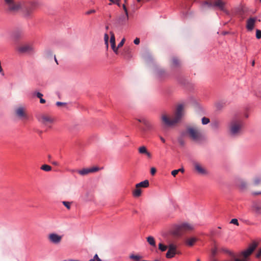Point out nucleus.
<instances>
[{
  "mask_svg": "<svg viewBox=\"0 0 261 261\" xmlns=\"http://www.w3.org/2000/svg\"><path fill=\"white\" fill-rule=\"evenodd\" d=\"M181 135L187 136L191 140L196 143H200L205 140L200 128L194 124L187 125L185 129L182 132Z\"/></svg>",
  "mask_w": 261,
  "mask_h": 261,
  "instance_id": "nucleus-1",
  "label": "nucleus"
},
{
  "mask_svg": "<svg viewBox=\"0 0 261 261\" xmlns=\"http://www.w3.org/2000/svg\"><path fill=\"white\" fill-rule=\"evenodd\" d=\"M184 115V106L179 105L177 106L174 117H168L166 115L162 116V122L167 126H172L178 123Z\"/></svg>",
  "mask_w": 261,
  "mask_h": 261,
  "instance_id": "nucleus-2",
  "label": "nucleus"
},
{
  "mask_svg": "<svg viewBox=\"0 0 261 261\" xmlns=\"http://www.w3.org/2000/svg\"><path fill=\"white\" fill-rule=\"evenodd\" d=\"M243 121L240 118H234L231 120L228 126V132L231 137H237L243 133Z\"/></svg>",
  "mask_w": 261,
  "mask_h": 261,
  "instance_id": "nucleus-3",
  "label": "nucleus"
},
{
  "mask_svg": "<svg viewBox=\"0 0 261 261\" xmlns=\"http://www.w3.org/2000/svg\"><path fill=\"white\" fill-rule=\"evenodd\" d=\"M195 226L189 223H183L176 226L171 231V234L176 237L181 236L185 233L192 231L194 229Z\"/></svg>",
  "mask_w": 261,
  "mask_h": 261,
  "instance_id": "nucleus-4",
  "label": "nucleus"
},
{
  "mask_svg": "<svg viewBox=\"0 0 261 261\" xmlns=\"http://www.w3.org/2000/svg\"><path fill=\"white\" fill-rule=\"evenodd\" d=\"M37 6V3L33 0L22 1V12L24 16L30 18Z\"/></svg>",
  "mask_w": 261,
  "mask_h": 261,
  "instance_id": "nucleus-5",
  "label": "nucleus"
},
{
  "mask_svg": "<svg viewBox=\"0 0 261 261\" xmlns=\"http://www.w3.org/2000/svg\"><path fill=\"white\" fill-rule=\"evenodd\" d=\"M257 246V243L256 242H253L249 246L247 249L241 253V256L243 257L242 259L236 258L233 261H247V258L252 254Z\"/></svg>",
  "mask_w": 261,
  "mask_h": 261,
  "instance_id": "nucleus-6",
  "label": "nucleus"
},
{
  "mask_svg": "<svg viewBox=\"0 0 261 261\" xmlns=\"http://www.w3.org/2000/svg\"><path fill=\"white\" fill-rule=\"evenodd\" d=\"M39 121L46 126H50V124L54 122V119L49 115L47 114H41L38 117Z\"/></svg>",
  "mask_w": 261,
  "mask_h": 261,
  "instance_id": "nucleus-7",
  "label": "nucleus"
},
{
  "mask_svg": "<svg viewBox=\"0 0 261 261\" xmlns=\"http://www.w3.org/2000/svg\"><path fill=\"white\" fill-rule=\"evenodd\" d=\"M176 254H179L177 250V246L173 243H170L168 245V250L166 254V257L167 258H171Z\"/></svg>",
  "mask_w": 261,
  "mask_h": 261,
  "instance_id": "nucleus-8",
  "label": "nucleus"
},
{
  "mask_svg": "<svg viewBox=\"0 0 261 261\" xmlns=\"http://www.w3.org/2000/svg\"><path fill=\"white\" fill-rule=\"evenodd\" d=\"M48 241L55 244H58L61 242L62 237L55 233H51L47 237Z\"/></svg>",
  "mask_w": 261,
  "mask_h": 261,
  "instance_id": "nucleus-9",
  "label": "nucleus"
},
{
  "mask_svg": "<svg viewBox=\"0 0 261 261\" xmlns=\"http://www.w3.org/2000/svg\"><path fill=\"white\" fill-rule=\"evenodd\" d=\"M193 166L195 170L198 174L207 175L208 173L207 170L200 163L197 162H194L193 163Z\"/></svg>",
  "mask_w": 261,
  "mask_h": 261,
  "instance_id": "nucleus-10",
  "label": "nucleus"
},
{
  "mask_svg": "<svg viewBox=\"0 0 261 261\" xmlns=\"http://www.w3.org/2000/svg\"><path fill=\"white\" fill-rule=\"evenodd\" d=\"M17 50L20 53H30L34 50L32 45L30 44H24L19 46L17 47Z\"/></svg>",
  "mask_w": 261,
  "mask_h": 261,
  "instance_id": "nucleus-11",
  "label": "nucleus"
},
{
  "mask_svg": "<svg viewBox=\"0 0 261 261\" xmlns=\"http://www.w3.org/2000/svg\"><path fill=\"white\" fill-rule=\"evenodd\" d=\"M10 11L13 12H16L19 10H22V1L17 2L14 1L8 6Z\"/></svg>",
  "mask_w": 261,
  "mask_h": 261,
  "instance_id": "nucleus-12",
  "label": "nucleus"
},
{
  "mask_svg": "<svg viewBox=\"0 0 261 261\" xmlns=\"http://www.w3.org/2000/svg\"><path fill=\"white\" fill-rule=\"evenodd\" d=\"M251 212L256 217L261 216V204L254 202L251 207Z\"/></svg>",
  "mask_w": 261,
  "mask_h": 261,
  "instance_id": "nucleus-13",
  "label": "nucleus"
},
{
  "mask_svg": "<svg viewBox=\"0 0 261 261\" xmlns=\"http://www.w3.org/2000/svg\"><path fill=\"white\" fill-rule=\"evenodd\" d=\"M99 170V168L97 167H92L91 168H84L78 171V173L81 175H86L90 173L95 172Z\"/></svg>",
  "mask_w": 261,
  "mask_h": 261,
  "instance_id": "nucleus-14",
  "label": "nucleus"
},
{
  "mask_svg": "<svg viewBox=\"0 0 261 261\" xmlns=\"http://www.w3.org/2000/svg\"><path fill=\"white\" fill-rule=\"evenodd\" d=\"M16 115L19 118H27V116L25 112V109L22 107H19L15 109Z\"/></svg>",
  "mask_w": 261,
  "mask_h": 261,
  "instance_id": "nucleus-15",
  "label": "nucleus"
},
{
  "mask_svg": "<svg viewBox=\"0 0 261 261\" xmlns=\"http://www.w3.org/2000/svg\"><path fill=\"white\" fill-rule=\"evenodd\" d=\"M256 20V18L255 17H250L247 19L246 22V28L248 31H251L253 29Z\"/></svg>",
  "mask_w": 261,
  "mask_h": 261,
  "instance_id": "nucleus-16",
  "label": "nucleus"
},
{
  "mask_svg": "<svg viewBox=\"0 0 261 261\" xmlns=\"http://www.w3.org/2000/svg\"><path fill=\"white\" fill-rule=\"evenodd\" d=\"M225 3L222 0H216L213 2L214 7L218 8L220 10L225 11Z\"/></svg>",
  "mask_w": 261,
  "mask_h": 261,
  "instance_id": "nucleus-17",
  "label": "nucleus"
},
{
  "mask_svg": "<svg viewBox=\"0 0 261 261\" xmlns=\"http://www.w3.org/2000/svg\"><path fill=\"white\" fill-rule=\"evenodd\" d=\"M110 43L111 44L112 48L115 53L117 54L118 48H117L115 45V38L114 33L113 32H110Z\"/></svg>",
  "mask_w": 261,
  "mask_h": 261,
  "instance_id": "nucleus-18",
  "label": "nucleus"
},
{
  "mask_svg": "<svg viewBox=\"0 0 261 261\" xmlns=\"http://www.w3.org/2000/svg\"><path fill=\"white\" fill-rule=\"evenodd\" d=\"M181 65L180 60L176 57H173L171 61V66L172 68H178Z\"/></svg>",
  "mask_w": 261,
  "mask_h": 261,
  "instance_id": "nucleus-19",
  "label": "nucleus"
},
{
  "mask_svg": "<svg viewBox=\"0 0 261 261\" xmlns=\"http://www.w3.org/2000/svg\"><path fill=\"white\" fill-rule=\"evenodd\" d=\"M138 151L140 154H144L146 155V156L149 158L151 157V154L147 150L145 146L140 147L138 148Z\"/></svg>",
  "mask_w": 261,
  "mask_h": 261,
  "instance_id": "nucleus-20",
  "label": "nucleus"
},
{
  "mask_svg": "<svg viewBox=\"0 0 261 261\" xmlns=\"http://www.w3.org/2000/svg\"><path fill=\"white\" fill-rule=\"evenodd\" d=\"M143 124L146 126V128L144 129V131L150 130L153 128V124L148 119L146 121H143Z\"/></svg>",
  "mask_w": 261,
  "mask_h": 261,
  "instance_id": "nucleus-21",
  "label": "nucleus"
},
{
  "mask_svg": "<svg viewBox=\"0 0 261 261\" xmlns=\"http://www.w3.org/2000/svg\"><path fill=\"white\" fill-rule=\"evenodd\" d=\"M197 238L196 237H191L187 238L186 240L185 243L187 245L189 246H192L194 245L195 243L197 241Z\"/></svg>",
  "mask_w": 261,
  "mask_h": 261,
  "instance_id": "nucleus-22",
  "label": "nucleus"
},
{
  "mask_svg": "<svg viewBox=\"0 0 261 261\" xmlns=\"http://www.w3.org/2000/svg\"><path fill=\"white\" fill-rule=\"evenodd\" d=\"M149 181L148 180H145L136 185V188H147L149 186Z\"/></svg>",
  "mask_w": 261,
  "mask_h": 261,
  "instance_id": "nucleus-23",
  "label": "nucleus"
},
{
  "mask_svg": "<svg viewBox=\"0 0 261 261\" xmlns=\"http://www.w3.org/2000/svg\"><path fill=\"white\" fill-rule=\"evenodd\" d=\"M129 257L133 261H140V259L142 258V256L139 254H130Z\"/></svg>",
  "mask_w": 261,
  "mask_h": 261,
  "instance_id": "nucleus-24",
  "label": "nucleus"
},
{
  "mask_svg": "<svg viewBox=\"0 0 261 261\" xmlns=\"http://www.w3.org/2000/svg\"><path fill=\"white\" fill-rule=\"evenodd\" d=\"M220 122L219 120H215L211 123L212 128L214 129H217L219 128Z\"/></svg>",
  "mask_w": 261,
  "mask_h": 261,
  "instance_id": "nucleus-25",
  "label": "nucleus"
},
{
  "mask_svg": "<svg viewBox=\"0 0 261 261\" xmlns=\"http://www.w3.org/2000/svg\"><path fill=\"white\" fill-rule=\"evenodd\" d=\"M22 32L20 31H16L13 34V37L15 39H18L22 36Z\"/></svg>",
  "mask_w": 261,
  "mask_h": 261,
  "instance_id": "nucleus-26",
  "label": "nucleus"
},
{
  "mask_svg": "<svg viewBox=\"0 0 261 261\" xmlns=\"http://www.w3.org/2000/svg\"><path fill=\"white\" fill-rule=\"evenodd\" d=\"M133 195L135 197H139L141 195V190L140 188H136V189L133 191Z\"/></svg>",
  "mask_w": 261,
  "mask_h": 261,
  "instance_id": "nucleus-27",
  "label": "nucleus"
},
{
  "mask_svg": "<svg viewBox=\"0 0 261 261\" xmlns=\"http://www.w3.org/2000/svg\"><path fill=\"white\" fill-rule=\"evenodd\" d=\"M147 241L148 243L152 246H155V242L153 237L149 236L147 238Z\"/></svg>",
  "mask_w": 261,
  "mask_h": 261,
  "instance_id": "nucleus-28",
  "label": "nucleus"
},
{
  "mask_svg": "<svg viewBox=\"0 0 261 261\" xmlns=\"http://www.w3.org/2000/svg\"><path fill=\"white\" fill-rule=\"evenodd\" d=\"M41 169L42 170H44L45 171H49L51 170V166L48 165H43L41 167Z\"/></svg>",
  "mask_w": 261,
  "mask_h": 261,
  "instance_id": "nucleus-29",
  "label": "nucleus"
},
{
  "mask_svg": "<svg viewBox=\"0 0 261 261\" xmlns=\"http://www.w3.org/2000/svg\"><path fill=\"white\" fill-rule=\"evenodd\" d=\"M168 248V246L165 245L162 243L159 244V249L162 252L165 251Z\"/></svg>",
  "mask_w": 261,
  "mask_h": 261,
  "instance_id": "nucleus-30",
  "label": "nucleus"
},
{
  "mask_svg": "<svg viewBox=\"0 0 261 261\" xmlns=\"http://www.w3.org/2000/svg\"><path fill=\"white\" fill-rule=\"evenodd\" d=\"M210 121V119L205 117H203L201 120L202 124L203 125L208 124Z\"/></svg>",
  "mask_w": 261,
  "mask_h": 261,
  "instance_id": "nucleus-31",
  "label": "nucleus"
},
{
  "mask_svg": "<svg viewBox=\"0 0 261 261\" xmlns=\"http://www.w3.org/2000/svg\"><path fill=\"white\" fill-rule=\"evenodd\" d=\"M109 35L107 34H105L104 35V40H105V43L106 45V46L107 48H108L109 44H108V41H109Z\"/></svg>",
  "mask_w": 261,
  "mask_h": 261,
  "instance_id": "nucleus-32",
  "label": "nucleus"
},
{
  "mask_svg": "<svg viewBox=\"0 0 261 261\" xmlns=\"http://www.w3.org/2000/svg\"><path fill=\"white\" fill-rule=\"evenodd\" d=\"M178 142L180 145L183 146L185 144V141L181 137L178 138Z\"/></svg>",
  "mask_w": 261,
  "mask_h": 261,
  "instance_id": "nucleus-33",
  "label": "nucleus"
},
{
  "mask_svg": "<svg viewBox=\"0 0 261 261\" xmlns=\"http://www.w3.org/2000/svg\"><path fill=\"white\" fill-rule=\"evenodd\" d=\"M167 74V73L163 70H161L159 71V75L161 77H165Z\"/></svg>",
  "mask_w": 261,
  "mask_h": 261,
  "instance_id": "nucleus-34",
  "label": "nucleus"
},
{
  "mask_svg": "<svg viewBox=\"0 0 261 261\" xmlns=\"http://www.w3.org/2000/svg\"><path fill=\"white\" fill-rule=\"evenodd\" d=\"M62 203L68 210H69L70 208L71 202L68 201H63Z\"/></svg>",
  "mask_w": 261,
  "mask_h": 261,
  "instance_id": "nucleus-35",
  "label": "nucleus"
},
{
  "mask_svg": "<svg viewBox=\"0 0 261 261\" xmlns=\"http://www.w3.org/2000/svg\"><path fill=\"white\" fill-rule=\"evenodd\" d=\"M256 37L258 39L261 38V31L260 30L257 29L256 30Z\"/></svg>",
  "mask_w": 261,
  "mask_h": 261,
  "instance_id": "nucleus-36",
  "label": "nucleus"
},
{
  "mask_svg": "<svg viewBox=\"0 0 261 261\" xmlns=\"http://www.w3.org/2000/svg\"><path fill=\"white\" fill-rule=\"evenodd\" d=\"M127 20H128V19H127L126 16H122L121 17H120L119 18V22H121L122 23H123V22H125Z\"/></svg>",
  "mask_w": 261,
  "mask_h": 261,
  "instance_id": "nucleus-37",
  "label": "nucleus"
},
{
  "mask_svg": "<svg viewBox=\"0 0 261 261\" xmlns=\"http://www.w3.org/2000/svg\"><path fill=\"white\" fill-rule=\"evenodd\" d=\"M33 96H36L39 98H40L43 96V94L39 92H35L33 93Z\"/></svg>",
  "mask_w": 261,
  "mask_h": 261,
  "instance_id": "nucleus-38",
  "label": "nucleus"
},
{
  "mask_svg": "<svg viewBox=\"0 0 261 261\" xmlns=\"http://www.w3.org/2000/svg\"><path fill=\"white\" fill-rule=\"evenodd\" d=\"M206 5L208 7H214L213 3L208 2H204L203 3V6Z\"/></svg>",
  "mask_w": 261,
  "mask_h": 261,
  "instance_id": "nucleus-39",
  "label": "nucleus"
},
{
  "mask_svg": "<svg viewBox=\"0 0 261 261\" xmlns=\"http://www.w3.org/2000/svg\"><path fill=\"white\" fill-rule=\"evenodd\" d=\"M261 182V179L259 178H256L254 180V184L255 185H258Z\"/></svg>",
  "mask_w": 261,
  "mask_h": 261,
  "instance_id": "nucleus-40",
  "label": "nucleus"
},
{
  "mask_svg": "<svg viewBox=\"0 0 261 261\" xmlns=\"http://www.w3.org/2000/svg\"><path fill=\"white\" fill-rule=\"evenodd\" d=\"M125 42V39L123 38L121 40V41H120V42L118 44V46L117 47V48H118V49L121 47H122L124 43Z\"/></svg>",
  "mask_w": 261,
  "mask_h": 261,
  "instance_id": "nucleus-41",
  "label": "nucleus"
},
{
  "mask_svg": "<svg viewBox=\"0 0 261 261\" xmlns=\"http://www.w3.org/2000/svg\"><path fill=\"white\" fill-rule=\"evenodd\" d=\"M230 223L237 225L238 226L239 225V222L237 219H232L230 221Z\"/></svg>",
  "mask_w": 261,
  "mask_h": 261,
  "instance_id": "nucleus-42",
  "label": "nucleus"
},
{
  "mask_svg": "<svg viewBox=\"0 0 261 261\" xmlns=\"http://www.w3.org/2000/svg\"><path fill=\"white\" fill-rule=\"evenodd\" d=\"M123 9L125 11V15H126V18H127V19H128V12H127V8L124 4L123 5Z\"/></svg>",
  "mask_w": 261,
  "mask_h": 261,
  "instance_id": "nucleus-43",
  "label": "nucleus"
},
{
  "mask_svg": "<svg viewBox=\"0 0 261 261\" xmlns=\"http://www.w3.org/2000/svg\"><path fill=\"white\" fill-rule=\"evenodd\" d=\"M178 171L177 170H174L172 171L171 174L175 177L178 174Z\"/></svg>",
  "mask_w": 261,
  "mask_h": 261,
  "instance_id": "nucleus-44",
  "label": "nucleus"
},
{
  "mask_svg": "<svg viewBox=\"0 0 261 261\" xmlns=\"http://www.w3.org/2000/svg\"><path fill=\"white\" fill-rule=\"evenodd\" d=\"M56 105L58 107L65 106L66 103L58 101L56 102Z\"/></svg>",
  "mask_w": 261,
  "mask_h": 261,
  "instance_id": "nucleus-45",
  "label": "nucleus"
},
{
  "mask_svg": "<svg viewBox=\"0 0 261 261\" xmlns=\"http://www.w3.org/2000/svg\"><path fill=\"white\" fill-rule=\"evenodd\" d=\"M261 256V248L259 249L256 254V257L257 258H259Z\"/></svg>",
  "mask_w": 261,
  "mask_h": 261,
  "instance_id": "nucleus-46",
  "label": "nucleus"
},
{
  "mask_svg": "<svg viewBox=\"0 0 261 261\" xmlns=\"http://www.w3.org/2000/svg\"><path fill=\"white\" fill-rule=\"evenodd\" d=\"M156 171V170L155 168L152 167L151 168L150 173L152 175H154Z\"/></svg>",
  "mask_w": 261,
  "mask_h": 261,
  "instance_id": "nucleus-47",
  "label": "nucleus"
},
{
  "mask_svg": "<svg viewBox=\"0 0 261 261\" xmlns=\"http://www.w3.org/2000/svg\"><path fill=\"white\" fill-rule=\"evenodd\" d=\"M13 0H5V3L7 5L8 7L12 4V3L13 2Z\"/></svg>",
  "mask_w": 261,
  "mask_h": 261,
  "instance_id": "nucleus-48",
  "label": "nucleus"
},
{
  "mask_svg": "<svg viewBox=\"0 0 261 261\" xmlns=\"http://www.w3.org/2000/svg\"><path fill=\"white\" fill-rule=\"evenodd\" d=\"M134 43L136 44V45H138L139 43H140V39L138 38H136L134 41Z\"/></svg>",
  "mask_w": 261,
  "mask_h": 261,
  "instance_id": "nucleus-49",
  "label": "nucleus"
},
{
  "mask_svg": "<svg viewBox=\"0 0 261 261\" xmlns=\"http://www.w3.org/2000/svg\"><path fill=\"white\" fill-rule=\"evenodd\" d=\"M95 12V10L94 9H92V10H90L87 11L86 14L87 15H90V14H91L92 13H94Z\"/></svg>",
  "mask_w": 261,
  "mask_h": 261,
  "instance_id": "nucleus-50",
  "label": "nucleus"
},
{
  "mask_svg": "<svg viewBox=\"0 0 261 261\" xmlns=\"http://www.w3.org/2000/svg\"><path fill=\"white\" fill-rule=\"evenodd\" d=\"M241 186L242 188H245L247 187V184L245 181H242L241 183Z\"/></svg>",
  "mask_w": 261,
  "mask_h": 261,
  "instance_id": "nucleus-51",
  "label": "nucleus"
},
{
  "mask_svg": "<svg viewBox=\"0 0 261 261\" xmlns=\"http://www.w3.org/2000/svg\"><path fill=\"white\" fill-rule=\"evenodd\" d=\"M94 259H95V261L96 260V261H102L101 259H100L98 256V255L97 254H96L94 256Z\"/></svg>",
  "mask_w": 261,
  "mask_h": 261,
  "instance_id": "nucleus-52",
  "label": "nucleus"
},
{
  "mask_svg": "<svg viewBox=\"0 0 261 261\" xmlns=\"http://www.w3.org/2000/svg\"><path fill=\"white\" fill-rule=\"evenodd\" d=\"M110 1H111L112 3H116L117 4L118 6H119V2H120V0H109Z\"/></svg>",
  "mask_w": 261,
  "mask_h": 261,
  "instance_id": "nucleus-53",
  "label": "nucleus"
},
{
  "mask_svg": "<svg viewBox=\"0 0 261 261\" xmlns=\"http://www.w3.org/2000/svg\"><path fill=\"white\" fill-rule=\"evenodd\" d=\"M147 119V118H140V119H138V121L140 122H141L142 123H143V121H146Z\"/></svg>",
  "mask_w": 261,
  "mask_h": 261,
  "instance_id": "nucleus-54",
  "label": "nucleus"
},
{
  "mask_svg": "<svg viewBox=\"0 0 261 261\" xmlns=\"http://www.w3.org/2000/svg\"><path fill=\"white\" fill-rule=\"evenodd\" d=\"M255 95H256V96H257L258 97H261V91H259L258 92H256L255 93Z\"/></svg>",
  "mask_w": 261,
  "mask_h": 261,
  "instance_id": "nucleus-55",
  "label": "nucleus"
},
{
  "mask_svg": "<svg viewBox=\"0 0 261 261\" xmlns=\"http://www.w3.org/2000/svg\"><path fill=\"white\" fill-rule=\"evenodd\" d=\"M45 101H46L44 99L42 98V97L40 98V102L41 103H45Z\"/></svg>",
  "mask_w": 261,
  "mask_h": 261,
  "instance_id": "nucleus-56",
  "label": "nucleus"
},
{
  "mask_svg": "<svg viewBox=\"0 0 261 261\" xmlns=\"http://www.w3.org/2000/svg\"><path fill=\"white\" fill-rule=\"evenodd\" d=\"M178 172H181V173H184L185 172V170L183 168L177 169Z\"/></svg>",
  "mask_w": 261,
  "mask_h": 261,
  "instance_id": "nucleus-57",
  "label": "nucleus"
},
{
  "mask_svg": "<svg viewBox=\"0 0 261 261\" xmlns=\"http://www.w3.org/2000/svg\"><path fill=\"white\" fill-rule=\"evenodd\" d=\"M52 164H53V165H55V166H58V165H59L58 163L57 162H55V161L53 162H52Z\"/></svg>",
  "mask_w": 261,
  "mask_h": 261,
  "instance_id": "nucleus-58",
  "label": "nucleus"
},
{
  "mask_svg": "<svg viewBox=\"0 0 261 261\" xmlns=\"http://www.w3.org/2000/svg\"><path fill=\"white\" fill-rule=\"evenodd\" d=\"M161 141H162L163 143H164V142H165V139H164L163 138H162V137H161Z\"/></svg>",
  "mask_w": 261,
  "mask_h": 261,
  "instance_id": "nucleus-59",
  "label": "nucleus"
},
{
  "mask_svg": "<svg viewBox=\"0 0 261 261\" xmlns=\"http://www.w3.org/2000/svg\"><path fill=\"white\" fill-rule=\"evenodd\" d=\"M216 250H212V253L213 255H215V254L216 253Z\"/></svg>",
  "mask_w": 261,
  "mask_h": 261,
  "instance_id": "nucleus-60",
  "label": "nucleus"
},
{
  "mask_svg": "<svg viewBox=\"0 0 261 261\" xmlns=\"http://www.w3.org/2000/svg\"><path fill=\"white\" fill-rule=\"evenodd\" d=\"M254 64H255V62H254V61H253L252 62V66H254Z\"/></svg>",
  "mask_w": 261,
  "mask_h": 261,
  "instance_id": "nucleus-61",
  "label": "nucleus"
},
{
  "mask_svg": "<svg viewBox=\"0 0 261 261\" xmlns=\"http://www.w3.org/2000/svg\"><path fill=\"white\" fill-rule=\"evenodd\" d=\"M89 261H95L94 258L93 257V258L90 259Z\"/></svg>",
  "mask_w": 261,
  "mask_h": 261,
  "instance_id": "nucleus-62",
  "label": "nucleus"
},
{
  "mask_svg": "<svg viewBox=\"0 0 261 261\" xmlns=\"http://www.w3.org/2000/svg\"><path fill=\"white\" fill-rule=\"evenodd\" d=\"M54 58H55V61H56V63L58 64V62H57V59H56V58L55 56H54Z\"/></svg>",
  "mask_w": 261,
  "mask_h": 261,
  "instance_id": "nucleus-63",
  "label": "nucleus"
},
{
  "mask_svg": "<svg viewBox=\"0 0 261 261\" xmlns=\"http://www.w3.org/2000/svg\"><path fill=\"white\" fill-rule=\"evenodd\" d=\"M70 261H79L77 260H70Z\"/></svg>",
  "mask_w": 261,
  "mask_h": 261,
  "instance_id": "nucleus-64",
  "label": "nucleus"
}]
</instances>
